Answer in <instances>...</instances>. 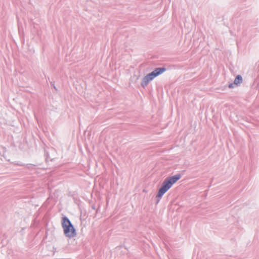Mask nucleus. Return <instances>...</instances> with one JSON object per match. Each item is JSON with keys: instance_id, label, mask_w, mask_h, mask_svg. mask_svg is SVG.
I'll list each match as a JSON object with an SVG mask.
<instances>
[{"instance_id": "nucleus-1", "label": "nucleus", "mask_w": 259, "mask_h": 259, "mask_svg": "<svg viewBox=\"0 0 259 259\" xmlns=\"http://www.w3.org/2000/svg\"><path fill=\"white\" fill-rule=\"evenodd\" d=\"M181 178L180 175H176L166 179L159 189L156 197L160 199L161 197L176 183Z\"/></svg>"}, {"instance_id": "nucleus-2", "label": "nucleus", "mask_w": 259, "mask_h": 259, "mask_svg": "<svg viewBox=\"0 0 259 259\" xmlns=\"http://www.w3.org/2000/svg\"><path fill=\"white\" fill-rule=\"evenodd\" d=\"M61 225L66 237L71 238L76 236V231L70 220L66 217L62 218Z\"/></svg>"}, {"instance_id": "nucleus-3", "label": "nucleus", "mask_w": 259, "mask_h": 259, "mask_svg": "<svg viewBox=\"0 0 259 259\" xmlns=\"http://www.w3.org/2000/svg\"><path fill=\"white\" fill-rule=\"evenodd\" d=\"M165 71V68H157L152 72L148 74L142 79L141 84L143 87H146L149 82L158 75Z\"/></svg>"}, {"instance_id": "nucleus-4", "label": "nucleus", "mask_w": 259, "mask_h": 259, "mask_svg": "<svg viewBox=\"0 0 259 259\" xmlns=\"http://www.w3.org/2000/svg\"><path fill=\"white\" fill-rule=\"evenodd\" d=\"M242 78L241 76L240 75H238L236 77V78L234 81V84L236 85H238L240 84L242 82Z\"/></svg>"}, {"instance_id": "nucleus-5", "label": "nucleus", "mask_w": 259, "mask_h": 259, "mask_svg": "<svg viewBox=\"0 0 259 259\" xmlns=\"http://www.w3.org/2000/svg\"><path fill=\"white\" fill-rule=\"evenodd\" d=\"M1 149L2 151V152L3 153V156H4V153L5 152V149L4 148H1Z\"/></svg>"}, {"instance_id": "nucleus-6", "label": "nucleus", "mask_w": 259, "mask_h": 259, "mask_svg": "<svg viewBox=\"0 0 259 259\" xmlns=\"http://www.w3.org/2000/svg\"><path fill=\"white\" fill-rule=\"evenodd\" d=\"M229 87L230 88H233V84L231 83L229 85Z\"/></svg>"}]
</instances>
